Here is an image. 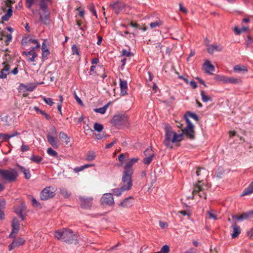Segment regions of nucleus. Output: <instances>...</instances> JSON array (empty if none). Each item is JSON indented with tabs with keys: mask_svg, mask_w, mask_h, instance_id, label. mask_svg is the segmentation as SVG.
I'll use <instances>...</instances> for the list:
<instances>
[{
	"mask_svg": "<svg viewBox=\"0 0 253 253\" xmlns=\"http://www.w3.org/2000/svg\"><path fill=\"white\" fill-rule=\"evenodd\" d=\"M110 6L116 14H119L121 12L124 11L125 9V4L119 1H116L114 3L110 5Z\"/></svg>",
	"mask_w": 253,
	"mask_h": 253,
	"instance_id": "obj_11",
	"label": "nucleus"
},
{
	"mask_svg": "<svg viewBox=\"0 0 253 253\" xmlns=\"http://www.w3.org/2000/svg\"><path fill=\"white\" fill-rule=\"evenodd\" d=\"M3 68L2 69L5 70L6 71H7L8 72H10V66L6 62L3 63Z\"/></svg>",
	"mask_w": 253,
	"mask_h": 253,
	"instance_id": "obj_64",
	"label": "nucleus"
},
{
	"mask_svg": "<svg viewBox=\"0 0 253 253\" xmlns=\"http://www.w3.org/2000/svg\"><path fill=\"white\" fill-rule=\"evenodd\" d=\"M33 41H37L35 39H32L30 36H28L23 38L22 40V44L23 45H26L28 44H30L31 43L34 44Z\"/></svg>",
	"mask_w": 253,
	"mask_h": 253,
	"instance_id": "obj_29",
	"label": "nucleus"
},
{
	"mask_svg": "<svg viewBox=\"0 0 253 253\" xmlns=\"http://www.w3.org/2000/svg\"><path fill=\"white\" fill-rule=\"evenodd\" d=\"M223 47L220 44H211L208 46L207 50L209 53L212 54L214 51H221Z\"/></svg>",
	"mask_w": 253,
	"mask_h": 253,
	"instance_id": "obj_23",
	"label": "nucleus"
},
{
	"mask_svg": "<svg viewBox=\"0 0 253 253\" xmlns=\"http://www.w3.org/2000/svg\"><path fill=\"white\" fill-rule=\"evenodd\" d=\"M165 139L164 144L168 148H172V143L181 141L183 140V133L177 134L174 131L169 125L165 126Z\"/></svg>",
	"mask_w": 253,
	"mask_h": 253,
	"instance_id": "obj_2",
	"label": "nucleus"
},
{
	"mask_svg": "<svg viewBox=\"0 0 253 253\" xmlns=\"http://www.w3.org/2000/svg\"><path fill=\"white\" fill-rule=\"evenodd\" d=\"M20 169L21 170V171L23 172L25 177L26 179H29L31 177V175L30 173V172L28 170L20 166Z\"/></svg>",
	"mask_w": 253,
	"mask_h": 253,
	"instance_id": "obj_44",
	"label": "nucleus"
},
{
	"mask_svg": "<svg viewBox=\"0 0 253 253\" xmlns=\"http://www.w3.org/2000/svg\"><path fill=\"white\" fill-rule=\"evenodd\" d=\"M54 236L59 240L69 244H78V236L70 229L63 228L55 232Z\"/></svg>",
	"mask_w": 253,
	"mask_h": 253,
	"instance_id": "obj_1",
	"label": "nucleus"
},
{
	"mask_svg": "<svg viewBox=\"0 0 253 253\" xmlns=\"http://www.w3.org/2000/svg\"><path fill=\"white\" fill-rule=\"evenodd\" d=\"M249 30L247 27L243 26L242 28L239 29L238 27H235L234 32L236 35H239L243 32H246Z\"/></svg>",
	"mask_w": 253,
	"mask_h": 253,
	"instance_id": "obj_35",
	"label": "nucleus"
},
{
	"mask_svg": "<svg viewBox=\"0 0 253 253\" xmlns=\"http://www.w3.org/2000/svg\"><path fill=\"white\" fill-rule=\"evenodd\" d=\"M133 173L130 170H124L122 176L123 185L122 189L124 190H129L132 186L131 176Z\"/></svg>",
	"mask_w": 253,
	"mask_h": 253,
	"instance_id": "obj_5",
	"label": "nucleus"
},
{
	"mask_svg": "<svg viewBox=\"0 0 253 253\" xmlns=\"http://www.w3.org/2000/svg\"><path fill=\"white\" fill-rule=\"evenodd\" d=\"M18 176V173L14 169H0V176L1 178L8 183L15 181Z\"/></svg>",
	"mask_w": 253,
	"mask_h": 253,
	"instance_id": "obj_3",
	"label": "nucleus"
},
{
	"mask_svg": "<svg viewBox=\"0 0 253 253\" xmlns=\"http://www.w3.org/2000/svg\"><path fill=\"white\" fill-rule=\"evenodd\" d=\"M30 159L34 162L37 163H40L42 160V158L38 155H32Z\"/></svg>",
	"mask_w": 253,
	"mask_h": 253,
	"instance_id": "obj_42",
	"label": "nucleus"
},
{
	"mask_svg": "<svg viewBox=\"0 0 253 253\" xmlns=\"http://www.w3.org/2000/svg\"><path fill=\"white\" fill-rule=\"evenodd\" d=\"M126 190H124L122 189V187L120 188H116L113 190V192L114 195H116L117 196H120L123 191H125Z\"/></svg>",
	"mask_w": 253,
	"mask_h": 253,
	"instance_id": "obj_48",
	"label": "nucleus"
},
{
	"mask_svg": "<svg viewBox=\"0 0 253 253\" xmlns=\"http://www.w3.org/2000/svg\"><path fill=\"white\" fill-rule=\"evenodd\" d=\"M34 42V44L35 46L32 47L31 50L28 52L23 51L22 52V54L25 55L27 56H32L34 51H40V44L38 41H33Z\"/></svg>",
	"mask_w": 253,
	"mask_h": 253,
	"instance_id": "obj_18",
	"label": "nucleus"
},
{
	"mask_svg": "<svg viewBox=\"0 0 253 253\" xmlns=\"http://www.w3.org/2000/svg\"><path fill=\"white\" fill-rule=\"evenodd\" d=\"M31 199L32 204L34 207H39L40 206V203L36 200L35 198L30 197Z\"/></svg>",
	"mask_w": 253,
	"mask_h": 253,
	"instance_id": "obj_57",
	"label": "nucleus"
},
{
	"mask_svg": "<svg viewBox=\"0 0 253 253\" xmlns=\"http://www.w3.org/2000/svg\"><path fill=\"white\" fill-rule=\"evenodd\" d=\"M187 126L184 129H182V132L181 133H183L187 136L190 139H193L195 137L194 130V126L190 120H187Z\"/></svg>",
	"mask_w": 253,
	"mask_h": 253,
	"instance_id": "obj_8",
	"label": "nucleus"
},
{
	"mask_svg": "<svg viewBox=\"0 0 253 253\" xmlns=\"http://www.w3.org/2000/svg\"><path fill=\"white\" fill-rule=\"evenodd\" d=\"M253 217V211L247 212H244L240 215H234L232 216L233 219H237L239 221L247 220L250 218Z\"/></svg>",
	"mask_w": 253,
	"mask_h": 253,
	"instance_id": "obj_14",
	"label": "nucleus"
},
{
	"mask_svg": "<svg viewBox=\"0 0 253 253\" xmlns=\"http://www.w3.org/2000/svg\"><path fill=\"white\" fill-rule=\"evenodd\" d=\"M13 3V2L11 0H7L5 1V5L7 7H8V9L6 13L3 15L1 17V20L4 21H7L9 19V18L12 15V4Z\"/></svg>",
	"mask_w": 253,
	"mask_h": 253,
	"instance_id": "obj_10",
	"label": "nucleus"
},
{
	"mask_svg": "<svg viewBox=\"0 0 253 253\" xmlns=\"http://www.w3.org/2000/svg\"><path fill=\"white\" fill-rule=\"evenodd\" d=\"M253 193V183H252L249 186L246 188L241 194L242 196L250 195Z\"/></svg>",
	"mask_w": 253,
	"mask_h": 253,
	"instance_id": "obj_32",
	"label": "nucleus"
},
{
	"mask_svg": "<svg viewBox=\"0 0 253 253\" xmlns=\"http://www.w3.org/2000/svg\"><path fill=\"white\" fill-rule=\"evenodd\" d=\"M72 54L73 55H74V54H77L78 55H80L78 48L76 45H74L72 46Z\"/></svg>",
	"mask_w": 253,
	"mask_h": 253,
	"instance_id": "obj_60",
	"label": "nucleus"
},
{
	"mask_svg": "<svg viewBox=\"0 0 253 253\" xmlns=\"http://www.w3.org/2000/svg\"><path fill=\"white\" fill-rule=\"evenodd\" d=\"M145 157H146L143 159V162L145 164L148 165L151 163L154 157H150V156H145Z\"/></svg>",
	"mask_w": 253,
	"mask_h": 253,
	"instance_id": "obj_50",
	"label": "nucleus"
},
{
	"mask_svg": "<svg viewBox=\"0 0 253 253\" xmlns=\"http://www.w3.org/2000/svg\"><path fill=\"white\" fill-rule=\"evenodd\" d=\"M94 129L95 130L100 132L103 129V126L101 124L95 123L94 124Z\"/></svg>",
	"mask_w": 253,
	"mask_h": 253,
	"instance_id": "obj_47",
	"label": "nucleus"
},
{
	"mask_svg": "<svg viewBox=\"0 0 253 253\" xmlns=\"http://www.w3.org/2000/svg\"><path fill=\"white\" fill-rule=\"evenodd\" d=\"M204 68L206 73L212 74V72L214 71V67L209 61H207L204 64Z\"/></svg>",
	"mask_w": 253,
	"mask_h": 253,
	"instance_id": "obj_25",
	"label": "nucleus"
},
{
	"mask_svg": "<svg viewBox=\"0 0 253 253\" xmlns=\"http://www.w3.org/2000/svg\"><path fill=\"white\" fill-rule=\"evenodd\" d=\"M88 8L89 11L94 15L96 17H97V13L95 9H94V6L93 4H90L88 6Z\"/></svg>",
	"mask_w": 253,
	"mask_h": 253,
	"instance_id": "obj_55",
	"label": "nucleus"
},
{
	"mask_svg": "<svg viewBox=\"0 0 253 253\" xmlns=\"http://www.w3.org/2000/svg\"><path fill=\"white\" fill-rule=\"evenodd\" d=\"M45 0H42L40 2V7L42 11V13L40 15V20L44 24L48 25L50 23V13L47 8V3H45Z\"/></svg>",
	"mask_w": 253,
	"mask_h": 253,
	"instance_id": "obj_4",
	"label": "nucleus"
},
{
	"mask_svg": "<svg viewBox=\"0 0 253 253\" xmlns=\"http://www.w3.org/2000/svg\"><path fill=\"white\" fill-rule=\"evenodd\" d=\"M47 153L51 156L56 157L57 155V153L53 150L51 148H49L47 150Z\"/></svg>",
	"mask_w": 253,
	"mask_h": 253,
	"instance_id": "obj_54",
	"label": "nucleus"
},
{
	"mask_svg": "<svg viewBox=\"0 0 253 253\" xmlns=\"http://www.w3.org/2000/svg\"><path fill=\"white\" fill-rule=\"evenodd\" d=\"M11 226L12 227V230L11 233H10V234L9 236V238H11L15 237L14 235H13L17 234L19 231L20 224H19V220L18 218H13Z\"/></svg>",
	"mask_w": 253,
	"mask_h": 253,
	"instance_id": "obj_13",
	"label": "nucleus"
},
{
	"mask_svg": "<svg viewBox=\"0 0 253 253\" xmlns=\"http://www.w3.org/2000/svg\"><path fill=\"white\" fill-rule=\"evenodd\" d=\"M9 138H10L9 134L0 133V140L1 141H6Z\"/></svg>",
	"mask_w": 253,
	"mask_h": 253,
	"instance_id": "obj_53",
	"label": "nucleus"
},
{
	"mask_svg": "<svg viewBox=\"0 0 253 253\" xmlns=\"http://www.w3.org/2000/svg\"><path fill=\"white\" fill-rule=\"evenodd\" d=\"M228 83H231L235 84H241L242 83V80L239 78L228 77L227 84Z\"/></svg>",
	"mask_w": 253,
	"mask_h": 253,
	"instance_id": "obj_31",
	"label": "nucleus"
},
{
	"mask_svg": "<svg viewBox=\"0 0 253 253\" xmlns=\"http://www.w3.org/2000/svg\"><path fill=\"white\" fill-rule=\"evenodd\" d=\"M81 201V205L83 208L84 209H90L92 206V201L93 198L91 197L89 198H83L82 197H80Z\"/></svg>",
	"mask_w": 253,
	"mask_h": 253,
	"instance_id": "obj_16",
	"label": "nucleus"
},
{
	"mask_svg": "<svg viewBox=\"0 0 253 253\" xmlns=\"http://www.w3.org/2000/svg\"><path fill=\"white\" fill-rule=\"evenodd\" d=\"M10 72H8L6 71L5 70L3 69H1L0 72V79H5L7 77V75L9 74Z\"/></svg>",
	"mask_w": 253,
	"mask_h": 253,
	"instance_id": "obj_52",
	"label": "nucleus"
},
{
	"mask_svg": "<svg viewBox=\"0 0 253 253\" xmlns=\"http://www.w3.org/2000/svg\"><path fill=\"white\" fill-rule=\"evenodd\" d=\"M201 95L202 97V100L204 102H207L208 101H212L211 98L206 95L205 91L204 90H202L201 91Z\"/></svg>",
	"mask_w": 253,
	"mask_h": 253,
	"instance_id": "obj_39",
	"label": "nucleus"
},
{
	"mask_svg": "<svg viewBox=\"0 0 253 253\" xmlns=\"http://www.w3.org/2000/svg\"><path fill=\"white\" fill-rule=\"evenodd\" d=\"M57 134L56 129L54 126H52L50 129V131L47 134H50L52 136H56Z\"/></svg>",
	"mask_w": 253,
	"mask_h": 253,
	"instance_id": "obj_58",
	"label": "nucleus"
},
{
	"mask_svg": "<svg viewBox=\"0 0 253 253\" xmlns=\"http://www.w3.org/2000/svg\"><path fill=\"white\" fill-rule=\"evenodd\" d=\"M169 247L168 245H164L161 249L160 253H169Z\"/></svg>",
	"mask_w": 253,
	"mask_h": 253,
	"instance_id": "obj_56",
	"label": "nucleus"
},
{
	"mask_svg": "<svg viewBox=\"0 0 253 253\" xmlns=\"http://www.w3.org/2000/svg\"><path fill=\"white\" fill-rule=\"evenodd\" d=\"M144 155L145 156H150L154 157L155 156V154L151 148H147L144 151Z\"/></svg>",
	"mask_w": 253,
	"mask_h": 253,
	"instance_id": "obj_43",
	"label": "nucleus"
},
{
	"mask_svg": "<svg viewBox=\"0 0 253 253\" xmlns=\"http://www.w3.org/2000/svg\"><path fill=\"white\" fill-rule=\"evenodd\" d=\"M215 80L217 81H220L224 84H227L228 77L224 76L217 75L215 77Z\"/></svg>",
	"mask_w": 253,
	"mask_h": 253,
	"instance_id": "obj_36",
	"label": "nucleus"
},
{
	"mask_svg": "<svg viewBox=\"0 0 253 253\" xmlns=\"http://www.w3.org/2000/svg\"><path fill=\"white\" fill-rule=\"evenodd\" d=\"M95 154L94 152L90 151L86 154V160L87 161H92L95 159Z\"/></svg>",
	"mask_w": 253,
	"mask_h": 253,
	"instance_id": "obj_40",
	"label": "nucleus"
},
{
	"mask_svg": "<svg viewBox=\"0 0 253 253\" xmlns=\"http://www.w3.org/2000/svg\"><path fill=\"white\" fill-rule=\"evenodd\" d=\"M26 211V206L24 203H21L19 205L14 208V211L18 214L22 220H24L25 216L23 212Z\"/></svg>",
	"mask_w": 253,
	"mask_h": 253,
	"instance_id": "obj_15",
	"label": "nucleus"
},
{
	"mask_svg": "<svg viewBox=\"0 0 253 253\" xmlns=\"http://www.w3.org/2000/svg\"><path fill=\"white\" fill-rule=\"evenodd\" d=\"M59 138L62 140L64 141L66 144H68L70 142V138L63 131H61L60 132Z\"/></svg>",
	"mask_w": 253,
	"mask_h": 253,
	"instance_id": "obj_33",
	"label": "nucleus"
},
{
	"mask_svg": "<svg viewBox=\"0 0 253 253\" xmlns=\"http://www.w3.org/2000/svg\"><path fill=\"white\" fill-rule=\"evenodd\" d=\"M235 72H247V69L245 66H240L239 65L235 66L234 68Z\"/></svg>",
	"mask_w": 253,
	"mask_h": 253,
	"instance_id": "obj_45",
	"label": "nucleus"
},
{
	"mask_svg": "<svg viewBox=\"0 0 253 253\" xmlns=\"http://www.w3.org/2000/svg\"><path fill=\"white\" fill-rule=\"evenodd\" d=\"M43 100L47 104L49 105V106H52L54 104L52 100L50 98H44Z\"/></svg>",
	"mask_w": 253,
	"mask_h": 253,
	"instance_id": "obj_61",
	"label": "nucleus"
},
{
	"mask_svg": "<svg viewBox=\"0 0 253 253\" xmlns=\"http://www.w3.org/2000/svg\"><path fill=\"white\" fill-rule=\"evenodd\" d=\"M189 118H191L196 121L199 120L198 116L194 113H191L190 112H187L184 115V118L187 123V120H189Z\"/></svg>",
	"mask_w": 253,
	"mask_h": 253,
	"instance_id": "obj_27",
	"label": "nucleus"
},
{
	"mask_svg": "<svg viewBox=\"0 0 253 253\" xmlns=\"http://www.w3.org/2000/svg\"><path fill=\"white\" fill-rule=\"evenodd\" d=\"M25 242V240L21 237L14 238L12 242L9 245V251H11L15 248L22 245Z\"/></svg>",
	"mask_w": 253,
	"mask_h": 253,
	"instance_id": "obj_17",
	"label": "nucleus"
},
{
	"mask_svg": "<svg viewBox=\"0 0 253 253\" xmlns=\"http://www.w3.org/2000/svg\"><path fill=\"white\" fill-rule=\"evenodd\" d=\"M232 227L233 228V233L231 234V236L233 238H236L241 233V228L236 223L232 225Z\"/></svg>",
	"mask_w": 253,
	"mask_h": 253,
	"instance_id": "obj_26",
	"label": "nucleus"
},
{
	"mask_svg": "<svg viewBox=\"0 0 253 253\" xmlns=\"http://www.w3.org/2000/svg\"><path fill=\"white\" fill-rule=\"evenodd\" d=\"M138 160V158H133L131 159L129 161H128L126 165L124 167V170H130L131 173H133V169H132V166L136 162H137Z\"/></svg>",
	"mask_w": 253,
	"mask_h": 253,
	"instance_id": "obj_22",
	"label": "nucleus"
},
{
	"mask_svg": "<svg viewBox=\"0 0 253 253\" xmlns=\"http://www.w3.org/2000/svg\"><path fill=\"white\" fill-rule=\"evenodd\" d=\"M42 55L43 58H46L49 54L48 49L44 42L42 44Z\"/></svg>",
	"mask_w": 253,
	"mask_h": 253,
	"instance_id": "obj_30",
	"label": "nucleus"
},
{
	"mask_svg": "<svg viewBox=\"0 0 253 253\" xmlns=\"http://www.w3.org/2000/svg\"><path fill=\"white\" fill-rule=\"evenodd\" d=\"M108 106L109 104H107L103 107L94 109V111L96 113H99L101 114H104L106 112Z\"/></svg>",
	"mask_w": 253,
	"mask_h": 253,
	"instance_id": "obj_37",
	"label": "nucleus"
},
{
	"mask_svg": "<svg viewBox=\"0 0 253 253\" xmlns=\"http://www.w3.org/2000/svg\"><path fill=\"white\" fill-rule=\"evenodd\" d=\"M39 51H34L33 52L32 57H29L27 59V60L30 62H34L35 61V58L37 57L38 54L37 53V52Z\"/></svg>",
	"mask_w": 253,
	"mask_h": 253,
	"instance_id": "obj_51",
	"label": "nucleus"
},
{
	"mask_svg": "<svg viewBox=\"0 0 253 253\" xmlns=\"http://www.w3.org/2000/svg\"><path fill=\"white\" fill-rule=\"evenodd\" d=\"M5 205V202L3 200L0 201V219H3L4 217L3 209Z\"/></svg>",
	"mask_w": 253,
	"mask_h": 253,
	"instance_id": "obj_34",
	"label": "nucleus"
},
{
	"mask_svg": "<svg viewBox=\"0 0 253 253\" xmlns=\"http://www.w3.org/2000/svg\"><path fill=\"white\" fill-rule=\"evenodd\" d=\"M47 139L49 143L54 148H57L59 146L58 141L56 137L50 134L47 135Z\"/></svg>",
	"mask_w": 253,
	"mask_h": 253,
	"instance_id": "obj_21",
	"label": "nucleus"
},
{
	"mask_svg": "<svg viewBox=\"0 0 253 253\" xmlns=\"http://www.w3.org/2000/svg\"><path fill=\"white\" fill-rule=\"evenodd\" d=\"M11 39L12 36L11 34H7L6 32L0 31V40L3 41L6 45L8 44L9 42Z\"/></svg>",
	"mask_w": 253,
	"mask_h": 253,
	"instance_id": "obj_19",
	"label": "nucleus"
},
{
	"mask_svg": "<svg viewBox=\"0 0 253 253\" xmlns=\"http://www.w3.org/2000/svg\"><path fill=\"white\" fill-rule=\"evenodd\" d=\"M55 190L52 187H47L44 188L41 193V199L42 200H47L55 195Z\"/></svg>",
	"mask_w": 253,
	"mask_h": 253,
	"instance_id": "obj_7",
	"label": "nucleus"
},
{
	"mask_svg": "<svg viewBox=\"0 0 253 253\" xmlns=\"http://www.w3.org/2000/svg\"><path fill=\"white\" fill-rule=\"evenodd\" d=\"M207 217L213 220H216L217 217L216 215L211 211H208L206 214Z\"/></svg>",
	"mask_w": 253,
	"mask_h": 253,
	"instance_id": "obj_46",
	"label": "nucleus"
},
{
	"mask_svg": "<svg viewBox=\"0 0 253 253\" xmlns=\"http://www.w3.org/2000/svg\"><path fill=\"white\" fill-rule=\"evenodd\" d=\"M42 0H41L42 1ZM51 0H45V3L50 2ZM37 0H25V5L27 8L31 9L32 5L34 4Z\"/></svg>",
	"mask_w": 253,
	"mask_h": 253,
	"instance_id": "obj_28",
	"label": "nucleus"
},
{
	"mask_svg": "<svg viewBox=\"0 0 253 253\" xmlns=\"http://www.w3.org/2000/svg\"><path fill=\"white\" fill-rule=\"evenodd\" d=\"M133 202L132 197L129 196L126 198L123 202H121L119 204V206L123 208H128L132 206Z\"/></svg>",
	"mask_w": 253,
	"mask_h": 253,
	"instance_id": "obj_20",
	"label": "nucleus"
},
{
	"mask_svg": "<svg viewBox=\"0 0 253 253\" xmlns=\"http://www.w3.org/2000/svg\"><path fill=\"white\" fill-rule=\"evenodd\" d=\"M60 192L61 195L65 198H69L71 195V193L65 188L61 189Z\"/></svg>",
	"mask_w": 253,
	"mask_h": 253,
	"instance_id": "obj_41",
	"label": "nucleus"
},
{
	"mask_svg": "<svg viewBox=\"0 0 253 253\" xmlns=\"http://www.w3.org/2000/svg\"><path fill=\"white\" fill-rule=\"evenodd\" d=\"M101 203L103 204L112 205L114 203L112 194L111 193L104 194L101 199Z\"/></svg>",
	"mask_w": 253,
	"mask_h": 253,
	"instance_id": "obj_12",
	"label": "nucleus"
},
{
	"mask_svg": "<svg viewBox=\"0 0 253 253\" xmlns=\"http://www.w3.org/2000/svg\"><path fill=\"white\" fill-rule=\"evenodd\" d=\"M122 55L125 56L126 57H131L133 55V54L130 52L127 51L126 49H123L122 51Z\"/></svg>",
	"mask_w": 253,
	"mask_h": 253,
	"instance_id": "obj_59",
	"label": "nucleus"
},
{
	"mask_svg": "<svg viewBox=\"0 0 253 253\" xmlns=\"http://www.w3.org/2000/svg\"><path fill=\"white\" fill-rule=\"evenodd\" d=\"M111 123L116 126H126L128 124V117L126 114H118L114 116Z\"/></svg>",
	"mask_w": 253,
	"mask_h": 253,
	"instance_id": "obj_6",
	"label": "nucleus"
},
{
	"mask_svg": "<svg viewBox=\"0 0 253 253\" xmlns=\"http://www.w3.org/2000/svg\"><path fill=\"white\" fill-rule=\"evenodd\" d=\"M162 24V22L160 20H158L154 22H151L150 24V26L151 29H154L157 27V26H160Z\"/></svg>",
	"mask_w": 253,
	"mask_h": 253,
	"instance_id": "obj_49",
	"label": "nucleus"
},
{
	"mask_svg": "<svg viewBox=\"0 0 253 253\" xmlns=\"http://www.w3.org/2000/svg\"><path fill=\"white\" fill-rule=\"evenodd\" d=\"M34 108L38 113H40L44 116L46 120H49L51 119L50 116L46 113L44 111L39 109V108L37 107H35Z\"/></svg>",
	"mask_w": 253,
	"mask_h": 253,
	"instance_id": "obj_38",
	"label": "nucleus"
},
{
	"mask_svg": "<svg viewBox=\"0 0 253 253\" xmlns=\"http://www.w3.org/2000/svg\"><path fill=\"white\" fill-rule=\"evenodd\" d=\"M73 94H74V97H75V99H76V100L77 101V102L79 104H81V105H82L83 104V102H82V101L81 100V99L78 97V96L77 95L76 92L75 91H74L73 92Z\"/></svg>",
	"mask_w": 253,
	"mask_h": 253,
	"instance_id": "obj_62",
	"label": "nucleus"
},
{
	"mask_svg": "<svg viewBox=\"0 0 253 253\" xmlns=\"http://www.w3.org/2000/svg\"><path fill=\"white\" fill-rule=\"evenodd\" d=\"M202 170H204V169L200 167H198L196 168L195 173L197 176H199L201 175Z\"/></svg>",
	"mask_w": 253,
	"mask_h": 253,
	"instance_id": "obj_63",
	"label": "nucleus"
},
{
	"mask_svg": "<svg viewBox=\"0 0 253 253\" xmlns=\"http://www.w3.org/2000/svg\"><path fill=\"white\" fill-rule=\"evenodd\" d=\"M120 86L121 88V94L122 95H125L127 94V84L125 80L120 79Z\"/></svg>",
	"mask_w": 253,
	"mask_h": 253,
	"instance_id": "obj_24",
	"label": "nucleus"
},
{
	"mask_svg": "<svg viewBox=\"0 0 253 253\" xmlns=\"http://www.w3.org/2000/svg\"><path fill=\"white\" fill-rule=\"evenodd\" d=\"M201 182V180H198L197 183L194 184L192 194L194 195L198 194L200 197L206 199L207 194L204 192L202 186L200 185V183Z\"/></svg>",
	"mask_w": 253,
	"mask_h": 253,
	"instance_id": "obj_9",
	"label": "nucleus"
}]
</instances>
